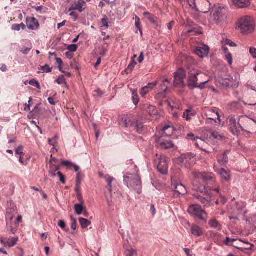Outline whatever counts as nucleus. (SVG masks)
<instances>
[{
    "instance_id": "1",
    "label": "nucleus",
    "mask_w": 256,
    "mask_h": 256,
    "mask_svg": "<svg viewBox=\"0 0 256 256\" xmlns=\"http://www.w3.org/2000/svg\"><path fill=\"white\" fill-rule=\"evenodd\" d=\"M210 80L204 72L196 68H190L188 73L187 85L190 90L203 89Z\"/></svg>"
},
{
    "instance_id": "2",
    "label": "nucleus",
    "mask_w": 256,
    "mask_h": 256,
    "mask_svg": "<svg viewBox=\"0 0 256 256\" xmlns=\"http://www.w3.org/2000/svg\"><path fill=\"white\" fill-rule=\"evenodd\" d=\"M124 182L130 188L135 190L138 194L142 193V182L137 174H126L124 177Z\"/></svg>"
},
{
    "instance_id": "3",
    "label": "nucleus",
    "mask_w": 256,
    "mask_h": 256,
    "mask_svg": "<svg viewBox=\"0 0 256 256\" xmlns=\"http://www.w3.org/2000/svg\"><path fill=\"white\" fill-rule=\"evenodd\" d=\"M238 26L242 33L248 34L254 30V22L251 17L246 16L238 20Z\"/></svg>"
},
{
    "instance_id": "4",
    "label": "nucleus",
    "mask_w": 256,
    "mask_h": 256,
    "mask_svg": "<svg viewBox=\"0 0 256 256\" xmlns=\"http://www.w3.org/2000/svg\"><path fill=\"white\" fill-rule=\"evenodd\" d=\"M194 198L200 202L204 207L210 206L212 202V194L209 193L208 190L204 186L203 190H200L199 188L197 189V192L194 194Z\"/></svg>"
},
{
    "instance_id": "5",
    "label": "nucleus",
    "mask_w": 256,
    "mask_h": 256,
    "mask_svg": "<svg viewBox=\"0 0 256 256\" xmlns=\"http://www.w3.org/2000/svg\"><path fill=\"white\" fill-rule=\"evenodd\" d=\"M226 13L224 7L215 6L210 13V20L217 24H220L226 18Z\"/></svg>"
},
{
    "instance_id": "6",
    "label": "nucleus",
    "mask_w": 256,
    "mask_h": 256,
    "mask_svg": "<svg viewBox=\"0 0 256 256\" xmlns=\"http://www.w3.org/2000/svg\"><path fill=\"white\" fill-rule=\"evenodd\" d=\"M240 122L241 123V130L248 134L251 133L250 131L256 127V121L246 116H241Z\"/></svg>"
},
{
    "instance_id": "7",
    "label": "nucleus",
    "mask_w": 256,
    "mask_h": 256,
    "mask_svg": "<svg viewBox=\"0 0 256 256\" xmlns=\"http://www.w3.org/2000/svg\"><path fill=\"white\" fill-rule=\"evenodd\" d=\"M157 159L154 160L156 163H158V170L162 174H166L168 172L169 158L164 156L156 154Z\"/></svg>"
},
{
    "instance_id": "8",
    "label": "nucleus",
    "mask_w": 256,
    "mask_h": 256,
    "mask_svg": "<svg viewBox=\"0 0 256 256\" xmlns=\"http://www.w3.org/2000/svg\"><path fill=\"white\" fill-rule=\"evenodd\" d=\"M228 130L234 136H238L241 130L240 120L237 121L234 116H230L228 119Z\"/></svg>"
},
{
    "instance_id": "9",
    "label": "nucleus",
    "mask_w": 256,
    "mask_h": 256,
    "mask_svg": "<svg viewBox=\"0 0 256 256\" xmlns=\"http://www.w3.org/2000/svg\"><path fill=\"white\" fill-rule=\"evenodd\" d=\"M192 176L196 179L201 180L204 183H212L214 182V174L211 172H200L198 171L192 172Z\"/></svg>"
},
{
    "instance_id": "10",
    "label": "nucleus",
    "mask_w": 256,
    "mask_h": 256,
    "mask_svg": "<svg viewBox=\"0 0 256 256\" xmlns=\"http://www.w3.org/2000/svg\"><path fill=\"white\" fill-rule=\"evenodd\" d=\"M188 3L192 8L195 9L198 12L203 13L208 12V8H204L203 6H200V4H204L208 6L209 2L206 0H188Z\"/></svg>"
},
{
    "instance_id": "11",
    "label": "nucleus",
    "mask_w": 256,
    "mask_h": 256,
    "mask_svg": "<svg viewBox=\"0 0 256 256\" xmlns=\"http://www.w3.org/2000/svg\"><path fill=\"white\" fill-rule=\"evenodd\" d=\"M174 86L178 88L184 87L185 86L184 80L186 77L185 70L183 68H179L174 73Z\"/></svg>"
},
{
    "instance_id": "12",
    "label": "nucleus",
    "mask_w": 256,
    "mask_h": 256,
    "mask_svg": "<svg viewBox=\"0 0 256 256\" xmlns=\"http://www.w3.org/2000/svg\"><path fill=\"white\" fill-rule=\"evenodd\" d=\"M156 146L160 150H169L174 148L175 145L168 138H166L164 136H162L156 141Z\"/></svg>"
},
{
    "instance_id": "13",
    "label": "nucleus",
    "mask_w": 256,
    "mask_h": 256,
    "mask_svg": "<svg viewBox=\"0 0 256 256\" xmlns=\"http://www.w3.org/2000/svg\"><path fill=\"white\" fill-rule=\"evenodd\" d=\"M10 204L12 207L8 209L6 214V218L7 227L12 228V220L17 213V210L16 206L12 202H10Z\"/></svg>"
},
{
    "instance_id": "14",
    "label": "nucleus",
    "mask_w": 256,
    "mask_h": 256,
    "mask_svg": "<svg viewBox=\"0 0 256 256\" xmlns=\"http://www.w3.org/2000/svg\"><path fill=\"white\" fill-rule=\"evenodd\" d=\"M188 212L191 214H194L198 216L200 220H204L203 217L204 214H206L202 207L198 204H192L190 206L188 209Z\"/></svg>"
},
{
    "instance_id": "15",
    "label": "nucleus",
    "mask_w": 256,
    "mask_h": 256,
    "mask_svg": "<svg viewBox=\"0 0 256 256\" xmlns=\"http://www.w3.org/2000/svg\"><path fill=\"white\" fill-rule=\"evenodd\" d=\"M18 240V237L14 238H0V242L5 247L11 248L16 245Z\"/></svg>"
},
{
    "instance_id": "16",
    "label": "nucleus",
    "mask_w": 256,
    "mask_h": 256,
    "mask_svg": "<svg viewBox=\"0 0 256 256\" xmlns=\"http://www.w3.org/2000/svg\"><path fill=\"white\" fill-rule=\"evenodd\" d=\"M172 188L174 189L178 194L184 195L187 193V190L181 182L172 180Z\"/></svg>"
},
{
    "instance_id": "17",
    "label": "nucleus",
    "mask_w": 256,
    "mask_h": 256,
    "mask_svg": "<svg viewBox=\"0 0 256 256\" xmlns=\"http://www.w3.org/2000/svg\"><path fill=\"white\" fill-rule=\"evenodd\" d=\"M209 48L206 45L196 47L195 52L200 58H203L208 55Z\"/></svg>"
},
{
    "instance_id": "18",
    "label": "nucleus",
    "mask_w": 256,
    "mask_h": 256,
    "mask_svg": "<svg viewBox=\"0 0 256 256\" xmlns=\"http://www.w3.org/2000/svg\"><path fill=\"white\" fill-rule=\"evenodd\" d=\"M86 6V2L83 0H78L77 2L72 5L68 10V12L76 10L79 12H82L85 10Z\"/></svg>"
},
{
    "instance_id": "19",
    "label": "nucleus",
    "mask_w": 256,
    "mask_h": 256,
    "mask_svg": "<svg viewBox=\"0 0 256 256\" xmlns=\"http://www.w3.org/2000/svg\"><path fill=\"white\" fill-rule=\"evenodd\" d=\"M237 240H238V241L239 242H241L246 245H248V246H243L234 245L236 246V248H237L238 250H240L242 251H244V250H253V248L254 246V244L250 243L247 240H242V239H237Z\"/></svg>"
},
{
    "instance_id": "20",
    "label": "nucleus",
    "mask_w": 256,
    "mask_h": 256,
    "mask_svg": "<svg viewBox=\"0 0 256 256\" xmlns=\"http://www.w3.org/2000/svg\"><path fill=\"white\" fill-rule=\"evenodd\" d=\"M26 24L28 29L34 30L39 26L38 20L34 18H26Z\"/></svg>"
},
{
    "instance_id": "21",
    "label": "nucleus",
    "mask_w": 256,
    "mask_h": 256,
    "mask_svg": "<svg viewBox=\"0 0 256 256\" xmlns=\"http://www.w3.org/2000/svg\"><path fill=\"white\" fill-rule=\"evenodd\" d=\"M134 128L139 134H142L146 131V128L143 122L140 120H136L134 122Z\"/></svg>"
},
{
    "instance_id": "22",
    "label": "nucleus",
    "mask_w": 256,
    "mask_h": 256,
    "mask_svg": "<svg viewBox=\"0 0 256 256\" xmlns=\"http://www.w3.org/2000/svg\"><path fill=\"white\" fill-rule=\"evenodd\" d=\"M157 84L156 82H154L151 83H149L147 86L144 87L140 92V94L142 97H144L150 90H151Z\"/></svg>"
},
{
    "instance_id": "23",
    "label": "nucleus",
    "mask_w": 256,
    "mask_h": 256,
    "mask_svg": "<svg viewBox=\"0 0 256 256\" xmlns=\"http://www.w3.org/2000/svg\"><path fill=\"white\" fill-rule=\"evenodd\" d=\"M174 126L170 125L165 126L162 129V136H164V137H170L174 134Z\"/></svg>"
},
{
    "instance_id": "24",
    "label": "nucleus",
    "mask_w": 256,
    "mask_h": 256,
    "mask_svg": "<svg viewBox=\"0 0 256 256\" xmlns=\"http://www.w3.org/2000/svg\"><path fill=\"white\" fill-rule=\"evenodd\" d=\"M206 116L209 120H214L215 122L216 119H220V115L216 108H212L206 114Z\"/></svg>"
},
{
    "instance_id": "25",
    "label": "nucleus",
    "mask_w": 256,
    "mask_h": 256,
    "mask_svg": "<svg viewBox=\"0 0 256 256\" xmlns=\"http://www.w3.org/2000/svg\"><path fill=\"white\" fill-rule=\"evenodd\" d=\"M232 2L234 5L240 8H246L250 4L249 0H232Z\"/></svg>"
},
{
    "instance_id": "26",
    "label": "nucleus",
    "mask_w": 256,
    "mask_h": 256,
    "mask_svg": "<svg viewBox=\"0 0 256 256\" xmlns=\"http://www.w3.org/2000/svg\"><path fill=\"white\" fill-rule=\"evenodd\" d=\"M208 224L212 228L217 230H220L222 229V224L215 218H212L208 221Z\"/></svg>"
},
{
    "instance_id": "27",
    "label": "nucleus",
    "mask_w": 256,
    "mask_h": 256,
    "mask_svg": "<svg viewBox=\"0 0 256 256\" xmlns=\"http://www.w3.org/2000/svg\"><path fill=\"white\" fill-rule=\"evenodd\" d=\"M191 232L192 234L197 236H200L203 234L202 230L197 225H192V226Z\"/></svg>"
},
{
    "instance_id": "28",
    "label": "nucleus",
    "mask_w": 256,
    "mask_h": 256,
    "mask_svg": "<svg viewBox=\"0 0 256 256\" xmlns=\"http://www.w3.org/2000/svg\"><path fill=\"white\" fill-rule=\"evenodd\" d=\"M228 152H225L224 154L219 155L218 157V162L222 166L226 164L228 162Z\"/></svg>"
},
{
    "instance_id": "29",
    "label": "nucleus",
    "mask_w": 256,
    "mask_h": 256,
    "mask_svg": "<svg viewBox=\"0 0 256 256\" xmlns=\"http://www.w3.org/2000/svg\"><path fill=\"white\" fill-rule=\"evenodd\" d=\"M104 178L106 179V182L108 183V189L111 194V196H112V182L114 180V178L108 174H106L104 176Z\"/></svg>"
},
{
    "instance_id": "30",
    "label": "nucleus",
    "mask_w": 256,
    "mask_h": 256,
    "mask_svg": "<svg viewBox=\"0 0 256 256\" xmlns=\"http://www.w3.org/2000/svg\"><path fill=\"white\" fill-rule=\"evenodd\" d=\"M187 138L190 140L196 141L195 143V145L197 147H200V144L203 142L202 140L198 137L195 138L194 134L192 133L188 134Z\"/></svg>"
},
{
    "instance_id": "31",
    "label": "nucleus",
    "mask_w": 256,
    "mask_h": 256,
    "mask_svg": "<svg viewBox=\"0 0 256 256\" xmlns=\"http://www.w3.org/2000/svg\"><path fill=\"white\" fill-rule=\"evenodd\" d=\"M220 174L222 180L228 181L230 179L229 174L224 168H222L220 170Z\"/></svg>"
},
{
    "instance_id": "32",
    "label": "nucleus",
    "mask_w": 256,
    "mask_h": 256,
    "mask_svg": "<svg viewBox=\"0 0 256 256\" xmlns=\"http://www.w3.org/2000/svg\"><path fill=\"white\" fill-rule=\"evenodd\" d=\"M78 220L82 228H86L91 224V222L90 220L84 218H80Z\"/></svg>"
},
{
    "instance_id": "33",
    "label": "nucleus",
    "mask_w": 256,
    "mask_h": 256,
    "mask_svg": "<svg viewBox=\"0 0 256 256\" xmlns=\"http://www.w3.org/2000/svg\"><path fill=\"white\" fill-rule=\"evenodd\" d=\"M74 209L76 213L78 215H80L82 214V212L86 210V208L82 204H76L74 205Z\"/></svg>"
},
{
    "instance_id": "34",
    "label": "nucleus",
    "mask_w": 256,
    "mask_h": 256,
    "mask_svg": "<svg viewBox=\"0 0 256 256\" xmlns=\"http://www.w3.org/2000/svg\"><path fill=\"white\" fill-rule=\"evenodd\" d=\"M122 121L124 122L125 127H134V122L132 121V120L126 118H122Z\"/></svg>"
},
{
    "instance_id": "35",
    "label": "nucleus",
    "mask_w": 256,
    "mask_h": 256,
    "mask_svg": "<svg viewBox=\"0 0 256 256\" xmlns=\"http://www.w3.org/2000/svg\"><path fill=\"white\" fill-rule=\"evenodd\" d=\"M132 100L133 101L134 104L135 105L138 104L139 102V98L138 95L137 90H132Z\"/></svg>"
},
{
    "instance_id": "36",
    "label": "nucleus",
    "mask_w": 256,
    "mask_h": 256,
    "mask_svg": "<svg viewBox=\"0 0 256 256\" xmlns=\"http://www.w3.org/2000/svg\"><path fill=\"white\" fill-rule=\"evenodd\" d=\"M26 26L24 23L20 24H14L12 26V29L14 30L20 31V30H24Z\"/></svg>"
},
{
    "instance_id": "37",
    "label": "nucleus",
    "mask_w": 256,
    "mask_h": 256,
    "mask_svg": "<svg viewBox=\"0 0 256 256\" xmlns=\"http://www.w3.org/2000/svg\"><path fill=\"white\" fill-rule=\"evenodd\" d=\"M144 16H147V18L152 22L156 23V18L154 16L148 12H144Z\"/></svg>"
},
{
    "instance_id": "38",
    "label": "nucleus",
    "mask_w": 256,
    "mask_h": 256,
    "mask_svg": "<svg viewBox=\"0 0 256 256\" xmlns=\"http://www.w3.org/2000/svg\"><path fill=\"white\" fill-rule=\"evenodd\" d=\"M238 240L235 238L230 239L228 237H226V240L224 241V243L226 245L228 246H232V244L234 242H237Z\"/></svg>"
},
{
    "instance_id": "39",
    "label": "nucleus",
    "mask_w": 256,
    "mask_h": 256,
    "mask_svg": "<svg viewBox=\"0 0 256 256\" xmlns=\"http://www.w3.org/2000/svg\"><path fill=\"white\" fill-rule=\"evenodd\" d=\"M212 136L216 140H222L224 138L216 132H212Z\"/></svg>"
},
{
    "instance_id": "40",
    "label": "nucleus",
    "mask_w": 256,
    "mask_h": 256,
    "mask_svg": "<svg viewBox=\"0 0 256 256\" xmlns=\"http://www.w3.org/2000/svg\"><path fill=\"white\" fill-rule=\"evenodd\" d=\"M136 64V62L135 61V60H133L132 63L130 64L127 68L126 70L128 72H132Z\"/></svg>"
},
{
    "instance_id": "41",
    "label": "nucleus",
    "mask_w": 256,
    "mask_h": 256,
    "mask_svg": "<svg viewBox=\"0 0 256 256\" xmlns=\"http://www.w3.org/2000/svg\"><path fill=\"white\" fill-rule=\"evenodd\" d=\"M29 84L31 86H34L40 89V86L38 81L34 79H32L29 82Z\"/></svg>"
},
{
    "instance_id": "42",
    "label": "nucleus",
    "mask_w": 256,
    "mask_h": 256,
    "mask_svg": "<svg viewBox=\"0 0 256 256\" xmlns=\"http://www.w3.org/2000/svg\"><path fill=\"white\" fill-rule=\"evenodd\" d=\"M57 174L60 178V180L62 184H66V178L64 175L60 171L57 172Z\"/></svg>"
},
{
    "instance_id": "43",
    "label": "nucleus",
    "mask_w": 256,
    "mask_h": 256,
    "mask_svg": "<svg viewBox=\"0 0 256 256\" xmlns=\"http://www.w3.org/2000/svg\"><path fill=\"white\" fill-rule=\"evenodd\" d=\"M225 57L226 60H228V62L230 65H232V55L230 53L226 54H225Z\"/></svg>"
},
{
    "instance_id": "44",
    "label": "nucleus",
    "mask_w": 256,
    "mask_h": 256,
    "mask_svg": "<svg viewBox=\"0 0 256 256\" xmlns=\"http://www.w3.org/2000/svg\"><path fill=\"white\" fill-rule=\"evenodd\" d=\"M71 220H72V228L74 230H76L77 227L76 220L72 216H70Z\"/></svg>"
},
{
    "instance_id": "45",
    "label": "nucleus",
    "mask_w": 256,
    "mask_h": 256,
    "mask_svg": "<svg viewBox=\"0 0 256 256\" xmlns=\"http://www.w3.org/2000/svg\"><path fill=\"white\" fill-rule=\"evenodd\" d=\"M78 46L76 44H70L68 46V50H70V52H74L76 51L78 49Z\"/></svg>"
},
{
    "instance_id": "46",
    "label": "nucleus",
    "mask_w": 256,
    "mask_h": 256,
    "mask_svg": "<svg viewBox=\"0 0 256 256\" xmlns=\"http://www.w3.org/2000/svg\"><path fill=\"white\" fill-rule=\"evenodd\" d=\"M41 70L46 73L52 72V68H50L49 66L47 64H45L43 66H41Z\"/></svg>"
},
{
    "instance_id": "47",
    "label": "nucleus",
    "mask_w": 256,
    "mask_h": 256,
    "mask_svg": "<svg viewBox=\"0 0 256 256\" xmlns=\"http://www.w3.org/2000/svg\"><path fill=\"white\" fill-rule=\"evenodd\" d=\"M148 110L150 115H155L157 112L154 107L152 106L148 108Z\"/></svg>"
},
{
    "instance_id": "48",
    "label": "nucleus",
    "mask_w": 256,
    "mask_h": 256,
    "mask_svg": "<svg viewBox=\"0 0 256 256\" xmlns=\"http://www.w3.org/2000/svg\"><path fill=\"white\" fill-rule=\"evenodd\" d=\"M224 44L226 45H228L232 47H234L236 46V44L233 42L231 41L230 40L226 39L224 40Z\"/></svg>"
},
{
    "instance_id": "49",
    "label": "nucleus",
    "mask_w": 256,
    "mask_h": 256,
    "mask_svg": "<svg viewBox=\"0 0 256 256\" xmlns=\"http://www.w3.org/2000/svg\"><path fill=\"white\" fill-rule=\"evenodd\" d=\"M82 179V174L80 172H78L76 174V183L81 184Z\"/></svg>"
},
{
    "instance_id": "50",
    "label": "nucleus",
    "mask_w": 256,
    "mask_h": 256,
    "mask_svg": "<svg viewBox=\"0 0 256 256\" xmlns=\"http://www.w3.org/2000/svg\"><path fill=\"white\" fill-rule=\"evenodd\" d=\"M16 154H20V156L24 154V153L23 152V146H18L16 150Z\"/></svg>"
},
{
    "instance_id": "51",
    "label": "nucleus",
    "mask_w": 256,
    "mask_h": 256,
    "mask_svg": "<svg viewBox=\"0 0 256 256\" xmlns=\"http://www.w3.org/2000/svg\"><path fill=\"white\" fill-rule=\"evenodd\" d=\"M56 63L58 64V69L60 71L62 70V65L63 64L62 60L60 58H56Z\"/></svg>"
},
{
    "instance_id": "52",
    "label": "nucleus",
    "mask_w": 256,
    "mask_h": 256,
    "mask_svg": "<svg viewBox=\"0 0 256 256\" xmlns=\"http://www.w3.org/2000/svg\"><path fill=\"white\" fill-rule=\"evenodd\" d=\"M62 164L63 166H66L68 168L72 167L73 166V164L68 160H64L62 162Z\"/></svg>"
},
{
    "instance_id": "53",
    "label": "nucleus",
    "mask_w": 256,
    "mask_h": 256,
    "mask_svg": "<svg viewBox=\"0 0 256 256\" xmlns=\"http://www.w3.org/2000/svg\"><path fill=\"white\" fill-rule=\"evenodd\" d=\"M70 16H72L73 18L74 22L77 20L78 18V14L76 12H72L70 14Z\"/></svg>"
},
{
    "instance_id": "54",
    "label": "nucleus",
    "mask_w": 256,
    "mask_h": 256,
    "mask_svg": "<svg viewBox=\"0 0 256 256\" xmlns=\"http://www.w3.org/2000/svg\"><path fill=\"white\" fill-rule=\"evenodd\" d=\"M94 92L95 96H101L104 94L103 92L99 89L94 90Z\"/></svg>"
},
{
    "instance_id": "55",
    "label": "nucleus",
    "mask_w": 256,
    "mask_h": 256,
    "mask_svg": "<svg viewBox=\"0 0 256 256\" xmlns=\"http://www.w3.org/2000/svg\"><path fill=\"white\" fill-rule=\"evenodd\" d=\"M32 48V46L30 48H24L20 50V52L24 54H26L30 52Z\"/></svg>"
},
{
    "instance_id": "56",
    "label": "nucleus",
    "mask_w": 256,
    "mask_h": 256,
    "mask_svg": "<svg viewBox=\"0 0 256 256\" xmlns=\"http://www.w3.org/2000/svg\"><path fill=\"white\" fill-rule=\"evenodd\" d=\"M48 143L50 145L52 146H55L56 143V138L54 137L52 139H48Z\"/></svg>"
},
{
    "instance_id": "57",
    "label": "nucleus",
    "mask_w": 256,
    "mask_h": 256,
    "mask_svg": "<svg viewBox=\"0 0 256 256\" xmlns=\"http://www.w3.org/2000/svg\"><path fill=\"white\" fill-rule=\"evenodd\" d=\"M56 81L58 84H61L65 82V78L64 76H62L59 77Z\"/></svg>"
},
{
    "instance_id": "58",
    "label": "nucleus",
    "mask_w": 256,
    "mask_h": 256,
    "mask_svg": "<svg viewBox=\"0 0 256 256\" xmlns=\"http://www.w3.org/2000/svg\"><path fill=\"white\" fill-rule=\"evenodd\" d=\"M102 24L103 26L106 28L108 27V18H102Z\"/></svg>"
},
{
    "instance_id": "59",
    "label": "nucleus",
    "mask_w": 256,
    "mask_h": 256,
    "mask_svg": "<svg viewBox=\"0 0 256 256\" xmlns=\"http://www.w3.org/2000/svg\"><path fill=\"white\" fill-rule=\"evenodd\" d=\"M250 52L254 58H256V48H250Z\"/></svg>"
},
{
    "instance_id": "60",
    "label": "nucleus",
    "mask_w": 256,
    "mask_h": 256,
    "mask_svg": "<svg viewBox=\"0 0 256 256\" xmlns=\"http://www.w3.org/2000/svg\"><path fill=\"white\" fill-rule=\"evenodd\" d=\"M252 226L256 228V214L254 216L250 218V221Z\"/></svg>"
},
{
    "instance_id": "61",
    "label": "nucleus",
    "mask_w": 256,
    "mask_h": 256,
    "mask_svg": "<svg viewBox=\"0 0 256 256\" xmlns=\"http://www.w3.org/2000/svg\"><path fill=\"white\" fill-rule=\"evenodd\" d=\"M58 226L64 229L66 228V224L64 220H60L58 222Z\"/></svg>"
},
{
    "instance_id": "62",
    "label": "nucleus",
    "mask_w": 256,
    "mask_h": 256,
    "mask_svg": "<svg viewBox=\"0 0 256 256\" xmlns=\"http://www.w3.org/2000/svg\"><path fill=\"white\" fill-rule=\"evenodd\" d=\"M128 253L127 255L128 256H133L136 253V252L133 248H130V250H128Z\"/></svg>"
},
{
    "instance_id": "63",
    "label": "nucleus",
    "mask_w": 256,
    "mask_h": 256,
    "mask_svg": "<svg viewBox=\"0 0 256 256\" xmlns=\"http://www.w3.org/2000/svg\"><path fill=\"white\" fill-rule=\"evenodd\" d=\"M144 52H140V54L138 58V62L140 63H141L144 60Z\"/></svg>"
},
{
    "instance_id": "64",
    "label": "nucleus",
    "mask_w": 256,
    "mask_h": 256,
    "mask_svg": "<svg viewBox=\"0 0 256 256\" xmlns=\"http://www.w3.org/2000/svg\"><path fill=\"white\" fill-rule=\"evenodd\" d=\"M48 102L52 105H55L56 104L54 97H50L48 98Z\"/></svg>"
}]
</instances>
